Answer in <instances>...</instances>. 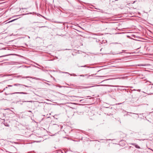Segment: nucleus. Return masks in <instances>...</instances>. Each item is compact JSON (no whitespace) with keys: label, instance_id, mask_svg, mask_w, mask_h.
Returning a JSON list of instances; mask_svg holds the SVG:
<instances>
[{"label":"nucleus","instance_id":"1","mask_svg":"<svg viewBox=\"0 0 153 153\" xmlns=\"http://www.w3.org/2000/svg\"><path fill=\"white\" fill-rule=\"evenodd\" d=\"M14 86H24L26 87H29V86H28L26 85H23L21 84H14Z\"/></svg>","mask_w":153,"mask_h":153},{"label":"nucleus","instance_id":"2","mask_svg":"<svg viewBox=\"0 0 153 153\" xmlns=\"http://www.w3.org/2000/svg\"><path fill=\"white\" fill-rule=\"evenodd\" d=\"M27 94L28 93L24 92H16L13 93V94Z\"/></svg>","mask_w":153,"mask_h":153},{"label":"nucleus","instance_id":"3","mask_svg":"<svg viewBox=\"0 0 153 153\" xmlns=\"http://www.w3.org/2000/svg\"><path fill=\"white\" fill-rule=\"evenodd\" d=\"M132 144L133 145H134L135 146V147L137 148V149H140V146H138V145L136 144L135 143Z\"/></svg>","mask_w":153,"mask_h":153},{"label":"nucleus","instance_id":"4","mask_svg":"<svg viewBox=\"0 0 153 153\" xmlns=\"http://www.w3.org/2000/svg\"><path fill=\"white\" fill-rule=\"evenodd\" d=\"M125 77H119L117 78V79H124L125 78Z\"/></svg>","mask_w":153,"mask_h":153},{"label":"nucleus","instance_id":"5","mask_svg":"<svg viewBox=\"0 0 153 153\" xmlns=\"http://www.w3.org/2000/svg\"><path fill=\"white\" fill-rule=\"evenodd\" d=\"M122 53V52H119L118 53H114V52L113 53V54H120Z\"/></svg>","mask_w":153,"mask_h":153},{"label":"nucleus","instance_id":"6","mask_svg":"<svg viewBox=\"0 0 153 153\" xmlns=\"http://www.w3.org/2000/svg\"><path fill=\"white\" fill-rule=\"evenodd\" d=\"M17 19H13V20H12L8 22V23H10V22H12L14 21L15 20H16Z\"/></svg>","mask_w":153,"mask_h":153},{"label":"nucleus","instance_id":"7","mask_svg":"<svg viewBox=\"0 0 153 153\" xmlns=\"http://www.w3.org/2000/svg\"><path fill=\"white\" fill-rule=\"evenodd\" d=\"M113 79V78H111V79H107V77H106V79H105V80L106 81V80H109V79Z\"/></svg>","mask_w":153,"mask_h":153},{"label":"nucleus","instance_id":"8","mask_svg":"<svg viewBox=\"0 0 153 153\" xmlns=\"http://www.w3.org/2000/svg\"><path fill=\"white\" fill-rule=\"evenodd\" d=\"M58 87L60 88H62V87H65V86H60V85H59L58 86Z\"/></svg>","mask_w":153,"mask_h":153},{"label":"nucleus","instance_id":"9","mask_svg":"<svg viewBox=\"0 0 153 153\" xmlns=\"http://www.w3.org/2000/svg\"><path fill=\"white\" fill-rule=\"evenodd\" d=\"M25 102H32V101H25Z\"/></svg>","mask_w":153,"mask_h":153},{"label":"nucleus","instance_id":"10","mask_svg":"<svg viewBox=\"0 0 153 153\" xmlns=\"http://www.w3.org/2000/svg\"><path fill=\"white\" fill-rule=\"evenodd\" d=\"M29 77L28 76H26V77H22V78H29Z\"/></svg>","mask_w":153,"mask_h":153},{"label":"nucleus","instance_id":"11","mask_svg":"<svg viewBox=\"0 0 153 153\" xmlns=\"http://www.w3.org/2000/svg\"><path fill=\"white\" fill-rule=\"evenodd\" d=\"M4 125L6 126H9V125L8 124L6 125L5 124H4Z\"/></svg>","mask_w":153,"mask_h":153},{"label":"nucleus","instance_id":"12","mask_svg":"<svg viewBox=\"0 0 153 153\" xmlns=\"http://www.w3.org/2000/svg\"><path fill=\"white\" fill-rule=\"evenodd\" d=\"M80 76H81L84 77L85 76V75H80Z\"/></svg>","mask_w":153,"mask_h":153},{"label":"nucleus","instance_id":"13","mask_svg":"<svg viewBox=\"0 0 153 153\" xmlns=\"http://www.w3.org/2000/svg\"><path fill=\"white\" fill-rule=\"evenodd\" d=\"M13 86L12 85H8V87H12Z\"/></svg>","mask_w":153,"mask_h":153},{"label":"nucleus","instance_id":"14","mask_svg":"<svg viewBox=\"0 0 153 153\" xmlns=\"http://www.w3.org/2000/svg\"><path fill=\"white\" fill-rule=\"evenodd\" d=\"M21 76H20V75H19V76H16V77H21Z\"/></svg>","mask_w":153,"mask_h":153},{"label":"nucleus","instance_id":"15","mask_svg":"<svg viewBox=\"0 0 153 153\" xmlns=\"http://www.w3.org/2000/svg\"><path fill=\"white\" fill-rule=\"evenodd\" d=\"M28 111L29 112H32L31 111Z\"/></svg>","mask_w":153,"mask_h":153},{"label":"nucleus","instance_id":"16","mask_svg":"<svg viewBox=\"0 0 153 153\" xmlns=\"http://www.w3.org/2000/svg\"><path fill=\"white\" fill-rule=\"evenodd\" d=\"M7 88H8L7 87H6L5 88H4V90L5 89H7Z\"/></svg>","mask_w":153,"mask_h":153},{"label":"nucleus","instance_id":"17","mask_svg":"<svg viewBox=\"0 0 153 153\" xmlns=\"http://www.w3.org/2000/svg\"><path fill=\"white\" fill-rule=\"evenodd\" d=\"M18 16V15L16 16H14L13 17H14L16 16Z\"/></svg>","mask_w":153,"mask_h":153},{"label":"nucleus","instance_id":"18","mask_svg":"<svg viewBox=\"0 0 153 153\" xmlns=\"http://www.w3.org/2000/svg\"><path fill=\"white\" fill-rule=\"evenodd\" d=\"M85 66H81V67H85Z\"/></svg>","mask_w":153,"mask_h":153},{"label":"nucleus","instance_id":"19","mask_svg":"<svg viewBox=\"0 0 153 153\" xmlns=\"http://www.w3.org/2000/svg\"><path fill=\"white\" fill-rule=\"evenodd\" d=\"M95 86H91V87H94Z\"/></svg>","mask_w":153,"mask_h":153},{"label":"nucleus","instance_id":"20","mask_svg":"<svg viewBox=\"0 0 153 153\" xmlns=\"http://www.w3.org/2000/svg\"><path fill=\"white\" fill-rule=\"evenodd\" d=\"M121 104V103H118V105H120V104Z\"/></svg>","mask_w":153,"mask_h":153},{"label":"nucleus","instance_id":"21","mask_svg":"<svg viewBox=\"0 0 153 153\" xmlns=\"http://www.w3.org/2000/svg\"><path fill=\"white\" fill-rule=\"evenodd\" d=\"M87 97H90V96H88Z\"/></svg>","mask_w":153,"mask_h":153},{"label":"nucleus","instance_id":"22","mask_svg":"<svg viewBox=\"0 0 153 153\" xmlns=\"http://www.w3.org/2000/svg\"><path fill=\"white\" fill-rule=\"evenodd\" d=\"M102 48L101 49V50H100V51H102Z\"/></svg>","mask_w":153,"mask_h":153},{"label":"nucleus","instance_id":"23","mask_svg":"<svg viewBox=\"0 0 153 153\" xmlns=\"http://www.w3.org/2000/svg\"><path fill=\"white\" fill-rule=\"evenodd\" d=\"M124 51V50L122 51Z\"/></svg>","mask_w":153,"mask_h":153},{"label":"nucleus","instance_id":"24","mask_svg":"<svg viewBox=\"0 0 153 153\" xmlns=\"http://www.w3.org/2000/svg\"><path fill=\"white\" fill-rule=\"evenodd\" d=\"M1 56H0V57H1Z\"/></svg>","mask_w":153,"mask_h":153}]
</instances>
